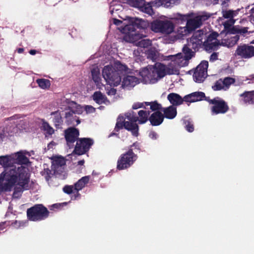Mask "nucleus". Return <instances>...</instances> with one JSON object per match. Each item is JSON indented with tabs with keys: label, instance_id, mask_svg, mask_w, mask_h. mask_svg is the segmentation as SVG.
<instances>
[{
	"label": "nucleus",
	"instance_id": "obj_62",
	"mask_svg": "<svg viewBox=\"0 0 254 254\" xmlns=\"http://www.w3.org/2000/svg\"><path fill=\"white\" fill-rule=\"evenodd\" d=\"M122 67L123 70H126L127 68L126 66L122 65Z\"/></svg>",
	"mask_w": 254,
	"mask_h": 254
},
{
	"label": "nucleus",
	"instance_id": "obj_51",
	"mask_svg": "<svg viewBox=\"0 0 254 254\" xmlns=\"http://www.w3.org/2000/svg\"><path fill=\"white\" fill-rule=\"evenodd\" d=\"M237 32L239 33L245 34L248 32V28L244 27L242 28H236Z\"/></svg>",
	"mask_w": 254,
	"mask_h": 254
},
{
	"label": "nucleus",
	"instance_id": "obj_31",
	"mask_svg": "<svg viewBox=\"0 0 254 254\" xmlns=\"http://www.w3.org/2000/svg\"><path fill=\"white\" fill-rule=\"evenodd\" d=\"M223 17L228 19H234V17L238 14V10H225L222 11Z\"/></svg>",
	"mask_w": 254,
	"mask_h": 254
},
{
	"label": "nucleus",
	"instance_id": "obj_43",
	"mask_svg": "<svg viewBox=\"0 0 254 254\" xmlns=\"http://www.w3.org/2000/svg\"><path fill=\"white\" fill-rule=\"evenodd\" d=\"M17 127L12 125L8 126L6 128V132L10 135L17 133Z\"/></svg>",
	"mask_w": 254,
	"mask_h": 254
},
{
	"label": "nucleus",
	"instance_id": "obj_41",
	"mask_svg": "<svg viewBox=\"0 0 254 254\" xmlns=\"http://www.w3.org/2000/svg\"><path fill=\"white\" fill-rule=\"evenodd\" d=\"M42 127L43 129L46 131L47 133L50 135L52 134L54 132V129L51 127L47 123H43L42 124Z\"/></svg>",
	"mask_w": 254,
	"mask_h": 254
},
{
	"label": "nucleus",
	"instance_id": "obj_47",
	"mask_svg": "<svg viewBox=\"0 0 254 254\" xmlns=\"http://www.w3.org/2000/svg\"><path fill=\"white\" fill-rule=\"evenodd\" d=\"M218 34L216 33H212L208 36L207 40H209V41H218L217 39V37L218 36Z\"/></svg>",
	"mask_w": 254,
	"mask_h": 254
},
{
	"label": "nucleus",
	"instance_id": "obj_1",
	"mask_svg": "<svg viewBox=\"0 0 254 254\" xmlns=\"http://www.w3.org/2000/svg\"><path fill=\"white\" fill-rule=\"evenodd\" d=\"M193 55L194 52L186 45L182 53L169 57L171 62L168 65L159 64L142 68L139 72L141 80L145 83H154L167 74H178L179 68L187 65Z\"/></svg>",
	"mask_w": 254,
	"mask_h": 254
},
{
	"label": "nucleus",
	"instance_id": "obj_10",
	"mask_svg": "<svg viewBox=\"0 0 254 254\" xmlns=\"http://www.w3.org/2000/svg\"><path fill=\"white\" fill-rule=\"evenodd\" d=\"M208 102L212 105L211 110L213 114H225L229 110L227 103L219 97L210 99Z\"/></svg>",
	"mask_w": 254,
	"mask_h": 254
},
{
	"label": "nucleus",
	"instance_id": "obj_5",
	"mask_svg": "<svg viewBox=\"0 0 254 254\" xmlns=\"http://www.w3.org/2000/svg\"><path fill=\"white\" fill-rule=\"evenodd\" d=\"M192 13L185 15L177 14V17L176 18L183 21L187 20V25L189 26V28L192 31L199 27L203 22L207 20L211 16L210 14L203 12L192 18H189L192 16Z\"/></svg>",
	"mask_w": 254,
	"mask_h": 254
},
{
	"label": "nucleus",
	"instance_id": "obj_25",
	"mask_svg": "<svg viewBox=\"0 0 254 254\" xmlns=\"http://www.w3.org/2000/svg\"><path fill=\"white\" fill-rule=\"evenodd\" d=\"M192 30L189 28V26L186 24V26L180 27L177 30V38H182L183 37L190 34Z\"/></svg>",
	"mask_w": 254,
	"mask_h": 254
},
{
	"label": "nucleus",
	"instance_id": "obj_13",
	"mask_svg": "<svg viewBox=\"0 0 254 254\" xmlns=\"http://www.w3.org/2000/svg\"><path fill=\"white\" fill-rule=\"evenodd\" d=\"M235 55L243 59H250L254 56V47L248 45L239 46L235 52Z\"/></svg>",
	"mask_w": 254,
	"mask_h": 254
},
{
	"label": "nucleus",
	"instance_id": "obj_49",
	"mask_svg": "<svg viewBox=\"0 0 254 254\" xmlns=\"http://www.w3.org/2000/svg\"><path fill=\"white\" fill-rule=\"evenodd\" d=\"M84 110L86 111V112L87 114L93 113L95 112V110L94 108H93L91 106H89V105L86 106L84 107Z\"/></svg>",
	"mask_w": 254,
	"mask_h": 254
},
{
	"label": "nucleus",
	"instance_id": "obj_4",
	"mask_svg": "<svg viewBox=\"0 0 254 254\" xmlns=\"http://www.w3.org/2000/svg\"><path fill=\"white\" fill-rule=\"evenodd\" d=\"M133 25H127L125 26L124 30L125 32L128 31V32L125 37V39L129 42L134 43L135 46L138 47L147 48L151 46V41L148 39H143L145 37L142 34H139L134 31Z\"/></svg>",
	"mask_w": 254,
	"mask_h": 254
},
{
	"label": "nucleus",
	"instance_id": "obj_3",
	"mask_svg": "<svg viewBox=\"0 0 254 254\" xmlns=\"http://www.w3.org/2000/svg\"><path fill=\"white\" fill-rule=\"evenodd\" d=\"M138 117L134 116L132 113H127L126 114L127 121L125 123V128L131 132L132 134L137 136L138 134V126L136 122L138 121L139 124H142L146 123L148 120L149 112L140 110L138 113Z\"/></svg>",
	"mask_w": 254,
	"mask_h": 254
},
{
	"label": "nucleus",
	"instance_id": "obj_29",
	"mask_svg": "<svg viewBox=\"0 0 254 254\" xmlns=\"http://www.w3.org/2000/svg\"><path fill=\"white\" fill-rule=\"evenodd\" d=\"M204 45L206 51L214 50L218 46L219 43L218 41H209L206 40L204 41Z\"/></svg>",
	"mask_w": 254,
	"mask_h": 254
},
{
	"label": "nucleus",
	"instance_id": "obj_42",
	"mask_svg": "<svg viewBox=\"0 0 254 254\" xmlns=\"http://www.w3.org/2000/svg\"><path fill=\"white\" fill-rule=\"evenodd\" d=\"M213 88L215 90H221V89H224L226 90L225 88V86H224V84L222 82V80L220 79L218 80L215 84V85L213 86Z\"/></svg>",
	"mask_w": 254,
	"mask_h": 254
},
{
	"label": "nucleus",
	"instance_id": "obj_33",
	"mask_svg": "<svg viewBox=\"0 0 254 254\" xmlns=\"http://www.w3.org/2000/svg\"><path fill=\"white\" fill-rule=\"evenodd\" d=\"M36 82L39 86L44 89L49 88L51 85L50 81L46 79H38Z\"/></svg>",
	"mask_w": 254,
	"mask_h": 254
},
{
	"label": "nucleus",
	"instance_id": "obj_44",
	"mask_svg": "<svg viewBox=\"0 0 254 254\" xmlns=\"http://www.w3.org/2000/svg\"><path fill=\"white\" fill-rule=\"evenodd\" d=\"M235 22V19H228L223 23V25L225 30L228 29Z\"/></svg>",
	"mask_w": 254,
	"mask_h": 254
},
{
	"label": "nucleus",
	"instance_id": "obj_28",
	"mask_svg": "<svg viewBox=\"0 0 254 254\" xmlns=\"http://www.w3.org/2000/svg\"><path fill=\"white\" fill-rule=\"evenodd\" d=\"M89 181V177L88 176L82 177L75 184L74 190L77 191L81 190L83 187H85V185L88 183Z\"/></svg>",
	"mask_w": 254,
	"mask_h": 254
},
{
	"label": "nucleus",
	"instance_id": "obj_37",
	"mask_svg": "<svg viewBox=\"0 0 254 254\" xmlns=\"http://www.w3.org/2000/svg\"><path fill=\"white\" fill-rule=\"evenodd\" d=\"M143 0H128V3L132 6L137 7L139 9L144 4Z\"/></svg>",
	"mask_w": 254,
	"mask_h": 254
},
{
	"label": "nucleus",
	"instance_id": "obj_34",
	"mask_svg": "<svg viewBox=\"0 0 254 254\" xmlns=\"http://www.w3.org/2000/svg\"><path fill=\"white\" fill-rule=\"evenodd\" d=\"M147 57L152 61H155L158 57V52L154 48H151L147 51Z\"/></svg>",
	"mask_w": 254,
	"mask_h": 254
},
{
	"label": "nucleus",
	"instance_id": "obj_50",
	"mask_svg": "<svg viewBox=\"0 0 254 254\" xmlns=\"http://www.w3.org/2000/svg\"><path fill=\"white\" fill-rule=\"evenodd\" d=\"M186 124V128L187 130L189 132H192L193 131L194 127L193 125L190 124V123L188 122L187 124Z\"/></svg>",
	"mask_w": 254,
	"mask_h": 254
},
{
	"label": "nucleus",
	"instance_id": "obj_27",
	"mask_svg": "<svg viewBox=\"0 0 254 254\" xmlns=\"http://www.w3.org/2000/svg\"><path fill=\"white\" fill-rule=\"evenodd\" d=\"M175 0H155L152 2L153 5L156 7L163 6L164 7H169L174 4Z\"/></svg>",
	"mask_w": 254,
	"mask_h": 254
},
{
	"label": "nucleus",
	"instance_id": "obj_16",
	"mask_svg": "<svg viewBox=\"0 0 254 254\" xmlns=\"http://www.w3.org/2000/svg\"><path fill=\"white\" fill-rule=\"evenodd\" d=\"M12 156L14 158L13 161L14 164H16L14 166H11L10 168L7 169H10L15 167H17L18 165L21 166L27 169V174L28 175V182H29V173L28 168L23 166L22 164H26L28 162V159L26 157L22 152H19L16 153L12 154Z\"/></svg>",
	"mask_w": 254,
	"mask_h": 254
},
{
	"label": "nucleus",
	"instance_id": "obj_22",
	"mask_svg": "<svg viewBox=\"0 0 254 254\" xmlns=\"http://www.w3.org/2000/svg\"><path fill=\"white\" fill-rule=\"evenodd\" d=\"M14 158L12 154L0 156V165L6 169L10 168L13 164Z\"/></svg>",
	"mask_w": 254,
	"mask_h": 254
},
{
	"label": "nucleus",
	"instance_id": "obj_46",
	"mask_svg": "<svg viewBox=\"0 0 254 254\" xmlns=\"http://www.w3.org/2000/svg\"><path fill=\"white\" fill-rule=\"evenodd\" d=\"M74 189V187L73 186H66L63 188L64 191L67 194H71Z\"/></svg>",
	"mask_w": 254,
	"mask_h": 254
},
{
	"label": "nucleus",
	"instance_id": "obj_54",
	"mask_svg": "<svg viewBox=\"0 0 254 254\" xmlns=\"http://www.w3.org/2000/svg\"><path fill=\"white\" fill-rule=\"evenodd\" d=\"M141 53H143L142 50L137 48V49L134 50L133 55L135 56H140Z\"/></svg>",
	"mask_w": 254,
	"mask_h": 254
},
{
	"label": "nucleus",
	"instance_id": "obj_57",
	"mask_svg": "<svg viewBox=\"0 0 254 254\" xmlns=\"http://www.w3.org/2000/svg\"><path fill=\"white\" fill-rule=\"evenodd\" d=\"M36 51L34 50H31L29 52V53L32 55H35L36 54Z\"/></svg>",
	"mask_w": 254,
	"mask_h": 254
},
{
	"label": "nucleus",
	"instance_id": "obj_32",
	"mask_svg": "<svg viewBox=\"0 0 254 254\" xmlns=\"http://www.w3.org/2000/svg\"><path fill=\"white\" fill-rule=\"evenodd\" d=\"M139 10L144 13L149 14V15H152L154 13L152 6L149 3H146L145 2V1L144 2V4H142V6L141 7Z\"/></svg>",
	"mask_w": 254,
	"mask_h": 254
},
{
	"label": "nucleus",
	"instance_id": "obj_24",
	"mask_svg": "<svg viewBox=\"0 0 254 254\" xmlns=\"http://www.w3.org/2000/svg\"><path fill=\"white\" fill-rule=\"evenodd\" d=\"M243 98V102L245 104H253L254 103V91H247L241 94Z\"/></svg>",
	"mask_w": 254,
	"mask_h": 254
},
{
	"label": "nucleus",
	"instance_id": "obj_6",
	"mask_svg": "<svg viewBox=\"0 0 254 254\" xmlns=\"http://www.w3.org/2000/svg\"><path fill=\"white\" fill-rule=\"evenodd\" d=\"M49 211L42 204H36L27 210L29 220L33 221H40L47 218Z\"/></svg>",
	"mask_w": 254,
	"mask_h": 254
},
{
	"label": "nucleus",
	"instance_id": "obj_61",
	"mask_svg": "<svg viewBox=\"0 0 254 254\" xmlns=\"http://www.w3.org/2000/svg\"><path fill=\"white\" fill-rule=\"evenodd\" d=\"M83 163H84V161L83 160L79 161L78 162V164L81 165H83Z\"/></svg>",
	"mask_w": 254,
	"mask_h": 254
},
{
	"label": "nucleus",
	"instance_id": "obj_21",
	"mask_svg": "<svg viewBox=\"0 0 254 254\" xmlns=\"http://www.w3.org/2000/svg\"><path fill=\"white\" fill-rule=\"evenodd\" d=\"M167 98L174 107L181 105L185 101L184 98H182L179 94L174 93L169 94Z\"/></svg>",
	"mask_w": 254,
	"mask_h": 254
},
{
	"label": "nucleus",
	"instance_id": "obj_52",
	"mask_svg": "<svg viewBox=\"0 0 254 254\" xmlns=\"http://www.w3.org/2000/svg\"><path fill=\"white\" fill-rule=\"evenodd\" d=\"M218 58V54L216 53H213L211 54V55L210 57V61H214L216 60Z\"/></svg>",
	"mask_w": 254,
	"mask_h": 254
},
{
	"label": "nucleus",
	"instance_id": "obj_19",
	"mask_svg": "<svg viewBox=\"0 0 254 254\" xmlns=\"http://www.w3.org/2000/svg\"><path fill=\"white\" fill-rule=\"evenodd\" d=\"M139 83V79L134 76L127 75L125 76L122 81V86L123 87H134Z\"/></svg>",
	"mask_w": 254,
	"mask_h": 254
},
{
	"label": "nucleus",
	"instance_id": "obj_48",
	"mask_svg": "<svg viewBox=\"0 0 254 254\" xmlns=\"http://www.w3.org/2000/svg\"><path fill=\"white\" fill-rule=\"evenodd\" d=\"M134 23L135 25L137 26L141 25V26H146V22L145 21L138 18L135 19V21H134Z\"/></svg>",
	"mask_w": 254,
	"mask_h": 254
},
{
	"label": "nucleus",
	"instance_id": "obj_12",
	"mask_svg": "<svg viewBox=\"0 0 254 254\" xmlns=\"http://www.w3.org/2000/svg\"><path fill=\"white\" fill-rule=\"evenodd\" d=\"M93 143V140L90 138H81L77 141L73 152L78 155L83 154L89 150Z\"/></svg>",
	"mask_w": 254,
	"mask_h": 254
},
{
	"label": "nucleus",
	"instance_id": "obj_2",
	"mask_svg": "<svg viewBox=\"0 0 254 254\" xmlns=\"http://www.w3.org/2000/svg\"><path fill=\"white\" fill-rule=\"evenodd\" d=\"M28 184L27 169L21 166L5 169L0 175V191L9 190L15 185L18 186L21 191L27 189Z\"/></svg>",
	"mask_w": 254,
	"mask_h": 254
},
{
	"label": "nucleus",
	"instance_id": "obj_64",
	"mask_svg": "<svg viewBox=\"0 0 254 254\" xmlns=\"http://www.w3.org/2000/svg\"><path fill=\"white\" fill-rule=\"evenodd\" d=\"M251 44H254V40H253L251 42Z\"/></svg>",
	"mask_w": 254,
	"mask_h": 254
},
{
	"label": "nucleus",
	"instance_id": "obj_17",
	"mask_svg": "<svg viewBox=\"0 0 254 254\" xmlns=\"http://www.w3.org/2000/svg\"><path fill=\"white\" fill-rule=\"evenodd\" d=\"M205 97V94L202 92H195L184 97L186 102H195L202 100Z\"/></svg>",
	"mask_w": 254,
	"mask_h": 254
},
{
	"label": "nucleus",
	"instance_id": "obj_56",
	"mask_svg": "<svg viewBox=\"0 0 254 254\" xmlns=\"http://www.w3.org/2000/svg\"><path fill=\"white\" fill-rule=\"evenodd\" d=\"M113 23L116 25H120L122 23V21L118 19H113Z\"/></svg>",
	"mask_w": 254,
	"mask_h": 254
},
{
	"label": "nucleus",
	"instance_id": "obj_18",
	"mask_svg": "<svg viewBox=\"0 0 254 254\" xmlns=\"http://www.w3.org/2000/svg\"><path fill=\"white\" fill-rule=\"evenodd\" d=\"M164 116L160 111H157L154 112L149 117V120L153 126H158L163 121Z\"/></svg>",
	"mask_w": 254,
	"mask_h": 254
},
{
	"label": "nucleus",
	"instance_id": "obj_63",
	"mask_svg": "<svg viewBox=\"0 0 254 254\" xmlns=\"http://www.w3.org/2000/svg\"><path fill=\"white\" fill-rule=\"evenodd\" d=\"M76 122H77V124H79L80 123V121H79V120H77L76 121Z\"/></svg>",
	"mask_w": 254,
	"mask_h": 254
},
{
	"label": "nucleus",
	"instance_id": "obj_23",
	"mask_svg": "<svg viewBox=\"0 0 254 254\" xmlns=\"http://www.w3.org/2000/svg\"><path fill=\"white\" fill-rule=\"evenodd\" d=\"M162 111L164 113V117L167 119H173L177 115V109L173 106L162 108Z\"/></svg>",
	"mask_w": 254,
	"mask_h": 254
},
{
	"label": "nucleus",
	"instance_id": "obj_35",
	"mask_svg": "<svg viewBox=\"0 0 254 254\" xmlns=\"http://www.w3.org/2000/svg\"><path fill=\"white\" fill-rule=\"evenodd\" d=\"M53 165L56 167H62L65 164V161L63 157H56L53 162Z\"/></svg>",
	"mask_w": 254,
	"mask_h": 254
},
{
	"label": "nucleus",
	"instance_id": "obj_58",
	"mask_svg": "<svg viewBox=\"0 0 254 254\" xmlns=\"http://www.w3.org/2000/svg\"><path fill=\"white\" fill-rule=\"evenodd\" d=\"M18 191H17L16 190H15L14 193H13V196L14 197H17V194H18Z\"/></svg>",
	"mask_w": 254,
	"mask_h": 254
},
{
	"label": "nucleus",
	"instance_id": "obj_14",
	"mask_svg": "<svg viewBox=\"0 0 254 254\" xmlns=\"http://www.w3.org/2000/svg\"><path fill=\"white\" fill-rule=\"evenodd\" d=\"M64 133L67 144L70 148L77 140L79 135V131L75 128L70 127L65 130Z\"/></svg>",
	"mask_w": 254,
	"mask_h": 254
},
{
	"label": "nucleus",
	"instance_id": "obj_9",
	"mask_svg": "<svg viewBox=\"0 0 254 254\" xmlns=\"http://www.w3.org/2000/svg\"><path fill=\"white\" fill-rule=\"evenodd\" d=\"M135 160V155L131 150L123 154L119 159L117 168L121 170L130 167Z\"/></svg>",
	"mask_w": 254,
	"mask_h": 254
},
{
	"label": "nucleus",
	"instance_id": "obj_39",
	"mask_svg": "<svg viewBox=\"0 0 254 254\" xmlns=\"http://www.w3.org/2000/svg\"><path fill=\"white\" fill-rule=\"evenodd\" d=\"M41 173L47 182H49L50 178L53 176L51 170L47 168H44Z\"/></svg>",
	"mask_w": 254,
	"mask_h": 254
},
{
	"label": "nucleus",
	"instance_id": "obj_53",
	"mask_svg": "<svg viewBox=\"0 0 254 254\" xmlns=\"http://www.w3.org/2000/svg\"><path fill=\"white\" fill-rule=\"evenodd\" d=\"M143 103H135L132 106V109H137L138 108H141L142 107H143Z\"/></svg>",
	"mask_w": 254,
	"mask_h": 254
},
{
	"label": "nucleus",
	"instance_id": "obj_36",
	"mask_svg": "<svg viewBox=\"0 0 254 254\" xmlns=\"http://www.w3.org/2000/svg\"><path fill=\"white\" fill-rule=\"evenodd\" d=\"M145 104L146 106H150V108L152 111L162 110L161 105L158 104L157 102H145Z\"/></svg>",
	"mask_w": 254,
	"mask_h": 254
},
{
	"label": "nucleus",
	"instance_id": "obj_7",
	"mask_svg": "<svg viewBox=\"0 0 254 254\" xmlns=\"http://www.w3.org/2000/svg\"><path fill=\"white\" fill-rule=\"evenodd\" d=\"M151 29L155 32L169 35L174 32V24L168 20H157L151 24Z\"/></svg>",
	"mask_w": 254,
	"mask_h": 254
},
{
	"label": "nucleus",
	"instance_id": "obj_40",
	"mask_svg": "<svg viewBox=\"0 0 254 254\" xmlns=\"http://www.w3.org/2000/svg\"><path fill=\"white\" fill-rule=\"evenodd\" d=\"M222 82L225 86V89L226 90L229 88L230 85L235 82V79L233 78L228 77L222 80Z\"/></svg>",
	"mask_w": 254,
	"mask_h": 254
},
{
	"label": "nucleus",
	"instance_id": "obj_38",
	"mask_svg": "<svg viewBox=\"0 0 254 254\" xmlns=\"http://www.w3.org/2000/svg\"><path fill=\"white\" fill-rule=\"evenodd\" d=\"M127 121H126V122ZM125 123L124 118L123 116H119L117 119V122L116 123L115 129L117 131L119 130L121 128H122L124 126V124Z\"/></svg>",
	"mask_w": 254,
	"mask_h": 254
},
{
	"label": "nucleus",
	"instance_id": "obj_20",
	"mask_svg": "<svg viewBox=\"0 0 254 254\" xmlns=\"http://www.w3.org/2000/svg\"><path fill=\"white\" fill-rule=\"evenodd\" d=\"M63 103L66 104L69 107L72 108V112L74 114H80L83 112V107L77 105L75 102L70 101L67 99H63Z\"/></svg>",
	"mask_w": 254,
	"mask_h": 254
},
{
	"label": "nucleus",
	"instance_id": "obj_60",
	"mask_svg": "<svg viewBox=\"0 0 254 254\" xmlns=\"http://www.w3.org/2000/svg\"><path fill=\"white\" fill-rule=\"evenodd\" d=\"M23 49H22V48H19V49H18V52L19 53H22V52H23Z\"/></svg>",
	"mask_w": 254,
	"mask_h": 254
},
{
	"label": "nucleus",
	"instance_id": "obj_11",
	"mask_svg": "<svg viewBox=\"0 0 254 254\" xmlns=\"http://www.w3.org/2000/svg\"><path fill=\"white\" fill-rule=\"evenodd\" d=\"M208 63L207 61H202L196 68L193 75V79L195 82H203L207 76V68Z\"/></svg>",
	"mask_w": 254,
	"mask_h": 254
},
{
	"label": "nucleus",
	"instance_id": "obj_30",
	"mask_svg": "<svg viewBox=\"0 0 254 254\" xmlns=\"http://www.w3.org/2000/svg\"><path fill=\"white\" fill-rule=\"evenodd\" d=\"M93 100L98 104H102L105 103L107 100L105 95H104L101 92H95L93 95Z\"/></svg>",
	"mask_w": 254,
	"mask_h": 254
},
{
	"label": "nucleus",
	"instance_id": "obj_55",
	"mask_svg": "<svg viewBox=\"0 0 254 254\" xmlns=\"http://www.w3.org/2000/svg\"><path fill=\"white\" fill-rule=\"evenodd\" d=\"M116 93V90L114 88H111L108 92L109 95H114Z\"/></svg>",
	"mask_w": 254,
	"mask_h": 254
},
{
	"label": "nucleus",
	"instance_id": "obj_59",
	"mask_svg": "<svg viewBox=\"0 0 254 254\" xmlns=\"http://www.w3.org/2000/svg\"><path fill=\"white\" fill-rule=\"evenodd\" d=\"M73 113H72V111H71V112H68V113H66V115H65V116H66V117H67L68 116V115H69V116L72 115Z\"/></svg>",
	"mask_w": 254,
	"mask_h": 254
},
{
	"label": "nucleus",
	"instance_id": "obj_15",
	"mask_svg": "<svg viewBox=\"0 0 254 254\" xmlns=\"http://www.w3.org/2000/svg\"><path fill=\"white\" fill-rule=\"evenodd\" d=\"M205 34L202 30H198L195 32L192 37L190 38L189 45H191L192 48L195 49L198 46H200L202 43L204 44L203 40L205 38Z\"/></svg>",
	"mask_w": 254,
	"mask_h": 254
},
{
	"label": "nucleus",
	"instance_id": "obj_45",
	"mask_svg": "<svg viewBox=\"0 0 254 254\" xmlns=\"http://www.w3.org/2000/svg\"><path fill=\"white\" fill-rule=\"evenodd\" d=\"M239 37L237 36H231L230 37V41L229 42V43L227 44L226 43V45H227L228 46H232L236 44L237 41L239 40Z\"/></svg>",
	"mask_w": 254,
	"mask_h": 254
},
{
	"label": "nucleus",
	"instance_id": "obj_26",
	"mask_svg": "<svg viewBox=\"0 0 254 254\" xmlns=\"http://www.w3.org/2000/svg\"><path fill=\"white\" fill-rule=\"evenodd\" d=\"M91 74L93 81L95 82L97 86L100 88L102 84H101L100 82L101 78L100 77L99 69L98 67L93 68L91 70Z\"/></svg>",
	"mask_w": 254,
	"mask_h": 254
},
{
	"label": "nucleus",
	"instance_id": "obj_8",
	"mask_svg": "<svg viewBox=\"0 0 254 254\" xmlns=\"http://www.w3.org/2000/svg\"><path fill=\"white\" fill-rule=\"evenodd\" d=\"M102 75L107 83L111 86H117L121 81L120 73L112 66H105L102 70Z\"/></svg>",
	"mask_w": 254,
	"mask_h": 254
}]
</instances>
